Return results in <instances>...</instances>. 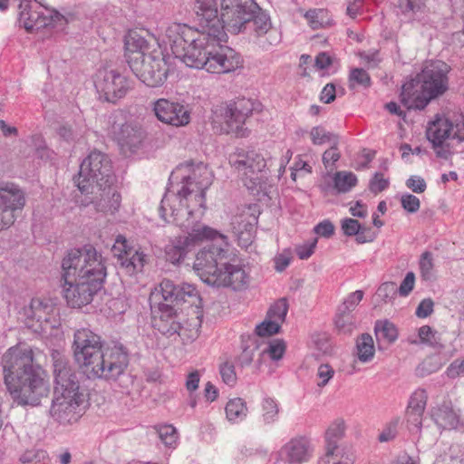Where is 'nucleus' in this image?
Returning <instances> with one entry per match:
<instances>
[{"mask_svg": "<svg viewBox=\"0 0 464 464\" xmlns=\"http://www.w3.org/2000/svg\"><path fill=\"white\" fill-rule=\"evenodd\" d=\"M227 34L202 29L196 30L185 24L169 25L163 42L172 53L183 63L211 73H227L242 64L240 55L232 48L222 45Z\"/></svg>", "mask_w": 464, "mask_h": 464, "instance_id": "nucleus-1", "label": "nucleus"}, {"mask_svg": "<svg viewBox=\"0 0 464 464\" xmlns=\"http://www.w3.org/2000/svg\"><path fill=\"white\" fill-rule=\"evenodd\" d=\"M106 275L104 259L93 246L68 251L62 261V287L67 304L82 308L91 304Z\"/></svg>", "mask_w": 464, "mask_h": 464, "instance_id": "nucleus-2", "label": "nucleus"}, {"mask_svg": "<svg viewBox=\"0 0 464 464\" xmlns=\"http://www.w3.org/2000/svg\"><path fill=\"white\" fill-rule=\"evenodd\" d=\"M5 382L19 405L36 406L49 393L44 371L34 364V352L25 345L14 346L3 356Z\"/></svg>", "mask_w": 464, "mask_h": 464, "instance_id": "nucleus-3", "label": "nucleus"}, {"mask_svg": "<svg viewBox=\"0 0 464 464\" xmlns=\"http://www.w3.org/2000/svg\"><path fill=\"white\" fill-rule=\"evenodd\" d=\"M170 187L167 188L160 206L161 218L166 212L192 211V216L200 218L205 208V193L213 181L208 167L198 162L179 165L170 175Z\"/></svg>", "mask_w": 464, "mask_h": 464, "instance_id": "nucleus-4", "label": "nucleus"}, {"mask_svg": "<svg viewBox=\"0 0 464 464\" xmlns=\"http://www.w3.org/2000/svg\"><path fill=\"white\" fill-rule=\"evenodd\" d=\"M73 356L88 378L116 380L129 365V354L122 345L102 349L101 337L89 329L74 333Z\"/></svg>", "mask_w": 464, "mask_h": 464, "instance_id": "nucleus-5", "label": "nucleus"}, {"mask_svg": "<svg viewBox=\"0 0 464 464\" xmlns=\"http://www.w3.org/2000/svg\"><path fill=\"white\" fill-rule=\"evenodd\" d=\"M54 376L53 399L50 408L51 417L62 423L76 421L82 415L81 405L84 393L80 388L77 375L69 359L59 351L51 353Z\"/></svg>", "mask_w": 464, "mask_h": 464, "instance_id": "nucleus-6", "label": "nucleus"}, {"mask_svg": "<svg viewBox=\"0 0 464 464\" xmlns=\"http://www.w3.org/2000/svg\"><path fill=\"white\" fill-rule=\"evenodd\" d=\"M198 217L192 216V211L181 209V212L170 211L166 212L165 222L174 223L184 231L187 236L179 237L171 241L165 247L168 260L172 264L179 263L183 260L188 251L190 246H194L204 240L205 237L215 235L216 230L198 222Z\"/></svg>", "mask_w": 464, "mask_h": 464, "instance_id": "nucleus-7", "label": "nucleus"}, {"mask_svg": "<svg viewBox=\"0 0 464 464\" xmlns=\"http://www.w3.org/2000/svg\"><path fill=\"white\" fill-rule=\"evenodd\" d=\"M205 239L212 242L198 251L193 267L200 279L211 285L213 279L229 258L228 243L227 237L217 230L215 235L205 237Z\"/></svg>", "mask_w": 464, "mask_h": 464, "instance_id": "nucleus-8", "label": "nucleus"}, {"mask_svg": "<svg viewBox=\"0 0 464 464\" xmlns=\"http://www.w3.org/2000/svg\"><path fill=\"white\" fill-rule=\"evenodd\" d=\"M129 66L144 84L152 88L161 86L169 72L167 57L160 50L149 53H134L129 57Z\"/></svg>", "mask_w": 464, "mask_h": 464, "instance_id": "nucleus-9", "label": "nucleus"}, {"mask_svg": "<svg viewBox=\"0 0 464 464\" xmlns=\"http://www.w3.org/2000/svg\"><path fill=\"white\" fill-rule=\"evenodd\" d=\"M113 176L109 157L98 150L92 151L85 158L74 183L82 194H88L90 188L95 185L104 186L112 183Z\"/></svg>", "mask_w": 464, "mask_h": 464, "instance_id": "nucleus-10", "label": "nucleus"}, {"mask_svg": "<svg viewBox=\"0 0 464 464\" xmlns=\"http://www.w3.org/2000/svg\"><path fill=\"white\" fill-rule=\"evenodd\" d=\"M259 10L253 0H221V23L224 31L237 34L246 28Z\"/></svg>", "mask_w": 464, "mask_h": 464, "instance_id": "nucleus-11", "label": "nucleus"}, {"mask_svg": "<svg viewBox=\"0 0 464 464\" xmlns=\"http://www.w3.org/2000/svg\"><path fill=\"white\" fill-rule=\"evenodd\" d=\"M229 163L243 176L245 186L254 190L259 184L258 174L266 168L264 157L253 150L237 148L229 155Z\"/></svg>", "mask_w": 464, "mask_h": 464, "instance_id": "nucleus-12", "label": "nucleus"}, {"mask_svg": "<svg viewBox=\"0 0 464 464\" xmlns=\"http://www.w3.org/2000/svg\"><path fill=\"white\" fill-rule=\"evenodd\" d=\"M426 136L433 146L450 139L464 140V116L461 113L436 115L427 127Z\"/></svg>", "mask_w": 464, "mask_h": 464, "instance_id": "nucleus-13", "label": "nucleus"}, {"mask_svg": "<svg viewBox=\"0 0 464 464\" xmlns=\"http://www.w3.org/2000/svg\"><path fill=\"white\" fill-rule=\"evenodd\" d=\"M25 202L24 192L17 185H0V232L7 230L14 224Z\"/></svg>", "mask_w": 464, "mask_h": 464, "instance_id": "nucleus-14", "label": "nucleus"}, {"mask_svg": "<svg viewBox=\"0 0 464 464\" xmlns=\"http://www.w3.org/2000/svg\"><path fill=\"white\" fill-rule=\"evenodd\" d=\"M198 298V292L193 285H175L169 279H163L159 286L150 293V301L160 304H168L170 306L186 302H192Z\"/></svg>", "mask_w": 464, "mask_h": 464, "instance_id": "nucleus-15", "label": "nucleus"}, {"mask_svg": "<svg viewBox=\"0 0 464 464\" xmlns=\"http://www.w3.org/2000/svg\"><path fill=\"white\" fill-rule=\"evenodd\" d=\"M95 87L101 98L115 103L123 98L130 90V82L124 76L114 70H101L97 74Z\"/></svg>", "mask_w": 464, "mask_h": 464, "instance_id": "nucleus-16", "label": "nucleus"}, {"mask_svg": "<svg viewBox=\"0 0 464 464\" xmlns=\"http://www.w3.org/2000/svg\"><path fill=\"white\" fill-rule=\"evenodd\" d=\"M55 306L50 300L33 298L24 308L26 324L35 333H44L55 326Z\"/></svg>", "mask_w": 464, "mask_h": 464, "instance_id": "nucleus-17", "label": "nucleus"}, {"mask_svg": "<svg viewBox=\"0 0 464 464\" xmlns=\"http://www.w3.org/2000/svg\"><path fill=\"white\" fill-rule=\"evenodd\" d=\"M33 0H20L19 22L27 32H33L48 25L66 22L65 18L57 11H49V15H44L32 5Z\"/></svg>", "mask_w": 464, "mask_h": 464, "instance_id": "nucleus-18", "label": "nucleus"}, {"mask_svg": "<svg viewBox=\"0 0 464 464\" xmlns=\"http://www.w3.org/2000/svg\"><path fill=\"white\" fill-rule=\"evenodd\" d=\"M448 65L441 62H431L424 66L422 71L418 73L422 86L430 94L431 99L444 93L448 89Z\"/></svg>", "mask_w": 464, "mask_h": 464, "instance_id": "nucleus-19", "label": "nucleus"}, {"mask_svg": "<svg viewBox=\"0 0 464 464\" xmlns=\"http://www.w3.org/2000/svg\"><path fill=\"white\" fill-rule=\"evenodd\" d=\"M220 117L225 124L227 133L238 134L246 118L253 111V103L248 99H239L220 108Z\"/></svg>", "mask_w": 464, "mask_h": 464, "instance_id": "nucleus-20", "label": "nucleus"}, {"mask_svg": "<svg viewBox=\"0 0 464 464\" xmlns=\"http://www.w3.org/2000/svg\"><path fill=\"white\" fill-rule=\"evenodd\" d=\"M111 132L122 153L126 156L135 153L141 146L145 131L141 126L133 121L113 125Z\"/></svg>", "mask_w": 464, "mask_h": 464, "instance_id": "nucleus-21", "label": "nucleus"}, {"mask_svg": "<svg viewBox=\"0 0 464 464\" xmlns=\"http://www.w3.org/2000/svg\"><path fill=\"white\" fill-rule=\"evenodd\" d=\"M152 109L157 119L163 123L182 127L190 121L189 111L179 102L161 98L153 102Z\"/></svg>", "mask_w": 464, "mask_h": 464, "instance_id": "nucleus-22", "label": "nucleus"}, {"mask_svg": "<svg viewBox=\"0 0 464 464\" xmlns=\"http://www.w3.org/2000/svg\"><path fill=\"white\" fill-rule=\"evenodd\" d=\"M112 183L104 186L95 185L90 188L87 195L92 198L86 204H93L99 212L113 214L121 205V195L111 187Z\"/></svg>", "mask_w": 464, "mask_h": 464, "instance_id": "nucleus-23", "label": "nucleus"}, {"mask_svg": "<svg viewBox=\"0 0 464 464\" xmlns=\"http://www.w3.org/2000/svg\"><path fill=\"white\" fill-rule=\"evenodd\" d=\"M223 265L217 274V277L213 279L212 286L231 287L234 290H242L248 285L249 276L242 266L234 265L229 262Z\"/></svg>", "mask_w": 464, "mask_h": 464, "instance_id": "nucleus-24", "label": "nucleus"}, {"mask_svg": "<svg viewBox=\"0 0 464 464\" xmlns=\"http://www.w3.org/2000/svg\"><path fill=\"white\" fill-rule=\"evenodd\" d=\"M418 74L415 78L402 85L401 92V102L411 110H422L430 102V94L428 93Z\"/></svg>", "mask_w": 464, "mask_h": 464, "instance_id": "nucleus-25", "label": "nucleus"}, {"mask_svg": "<svg viewBox=\"0 0 464 464\" xmlns=\"http://www.w3.org/2000/svg\"><path fill=\"white\" fill-rule=\"evenodd\" d=\"M313 453L312 443L306 437L291 439L280 450L279 454L288 464H302L309 460Z\"/></svg>", "mask_w": 464, "mask_h": 464, "instance_id": "nucleus-26", "label": "nucleus"}, {"mask_svg": "<svg viewBox=\"0 0 464 464\" xmlns=\"http://www.w3.org/2000/svg\"><path fill=\"white\" fill-rule=\"evenodd\" d=\"M195 11L202 29L227 34L221 23V17L218 16L216 0H196Z\"/></svg>", "mask_w": 464, "mask_h": 464, "instance_id": "nucleus-27", "label": "nucleus"}, {"mask_svg": "<svg viewBox=\"0 0 464 464\" xmlns=\"http://www.w3.org/2000/svg\"><path fill=\"white\" fill-rule=\"evenodd\" d=\"M159 308L160 315L154 319V327L168 337L180 335L182 326L174 308L168 304H160Z\"/></svg>", "mask_w": 464, "mask_h": 464, "instance_id": "nucleus-28", "label": "nucleus"}, {"mask_svg": "<svg viewBox=\"0 0 464 464\" xmlns=\"http://www.w3.org/2000/svg\"><path fill=\"white\" fill-rule=\"evenodd\" d=\"M345 423L342 419H337L330 424L325 431V458L339 456V441L344 435Z\"/></svg>", "mask_w": 464, "mask_h": 464, "instance_id": "nucleus-29", "label": "nucleus"}, {"mask_svg": "<svg viewBox=\"0 0 464 464\" xmlns=\"http://www.w3.org/2000/svg\"><path fill=\"white\" fill-rule=\"evenodd\" d=\"M341 228L347 237L356 236L358 244L372 242L375 238L371 227L361 225L358 220L353 218H343L341 221Z\"/></svg>", "mask_w": 464, "mask_h": 464, "instance_id": "nucleus-30", "label": "nucleus"}, {"mask_svg": "<svg viewBox=\"0 0 464 464\" xmlns=\"http://www.w3.org/2000/svg\"><path fill=\"white\" fill-rule=\"evenodd\" d=\"M334 186L330 184L320 185L323 191L328 192L331 188L337 193H346L357 184V178L353 172L337 171L333 177Z\"/></svg>", "mask_w": 464, "mask_h": 464, "instance_id": "nucleus-31", "label": "nucleus"}, {"mask_svg": "<svg viewBox=\"0 0 464 464\" xmlns=\"http://www.w3.org/2000/svg\"><path fill=\"white\" fill-rule=\"evenodd\" d=\"M304 17L311 28L314 30L325 28L333 24V19L325 9L308 10L304 14Z\"/></svg>", "mask_w": 464, "mask_h": 464, "instance_id": "nucleus-32", "label": "nucleus"}, {"mask_svg": "<svg viewBox=\"0 0 464 464\" xmlns=\"http://www.w3.org/2000/svg\"><path fill=\"white\" fill-rule=\"evenodd\" d=\"M357 356L360 362H368L372 360L375 349L372 337L368 334H362L356 342Z\"/></svg>", "mask_w": 464, "mask_h": 464, "instance_id": "nucleus-33", "label": "nucleus"}, {"mask_svg": "<svg viewBox=\"0 0 464 464\" xmlns=\"http://www.w3.org/2000/svg\"><path fill=\"white\" fill-rule=\"evenodd\" d=\"M226 414L229 421L238 422L247 414L246 402L241 398L230 400L226 406Z\"/></svg>", "mask_w": 464, "mask_h": 464, "instance_id": "nucleus-34", "label": "nucleus"}, {"mask_svg": "<svg viewBox=\"0 0 464 464\" xmlns=\"http://www.w3.org/2000/svg\"><path fill=\"white\" fill-rule=\"evenodd\" d=\"M334 325L340 334H352L356 328V321L353 313L349 311H339L337 308L334 317Z\"/></svg>", "mask_w": 464, "mask_h": 464, "instance_id": "nucleus-35", "label": "nucleus"}, {"mask_svg": "<svg viewBox=\"0 0 464 464\" xmlns=\"http://www.w3.org/2000/svg\"><path fill=\"white\" fill-rule=\"evenodd\" d=\"M146 263V255L137 249L132 248L130 255L121 261V265L129 274H133L141 271Z\"/></svg>", "mask_w": 464, "mask_h": 464, "instance_id": "nucleus-36", "label": "nucleus"}, {"mask_svg": "<svg viewBox=\"0 0 464 464\" xmlns=\"http://www.w3.org/2000/svg\"><path fill=\"white\" fill-rule=\"evenodd\" d=\"M374 331L377 340L384 341L387 343H393L398 337L395 325L388 321L377 322L375 324Z\"/></svg>", "mask_w": 464, "mask_h": 464, "instance_id": "nucleus-37", "label": "nucleus"}, {"mask_svg": "<svg viewBox=\"0 0 464 464\" xmlns=\"http://www.w3.org/2000/svg\"><path fill=\"white\" fill-rule=\"evenodd\" d=\"M420 276L425 281H432L435 279V264L433 255L426 251L421 254L419 261Z\"/></svg>", "mask_w": 464, "mask_h": 464, "instance_id": "nucleus-38", "label": "nucleus"}, {"mask_svg": "<svg viewBox=\"0 0 464 464\" xmlns=\"http://www.w3.org/2000/svg\"><path fill=\"white\" fill-rule=\"evenodd\" d=\"M249 24H252L256 36H262L271 29L270 17L266 13L260 12V9L254 14Z\"/></svg>", "mask_w": 464, "mask_h": 464, "instance_id": "nucleus-39", "label": "nucleus"}, {"mask_svg": "<svg viewBox=\"0 0 464 464\" xmlns=\"http://www.w3.org/2000/svg\"><path fill=\"white\" fill-rule=\"evenodd\" d=\"M126 55L129 60L136 52H142L148 48L147 41L136 33L130 34L125 41Z\"/></svg>", "mask_w": 464, "mask_h": 464, "instance_id": "nucleus-40", "label": "nucleus"}, {"mask_svg": "<svg viewBox=\"0 0 464 464\" xmlns=\"http://www.w3.org/2000/svg\"><path fill=\"white\" fill-rule=\"evenodd\" d=\"M436 422L443 429H455L459 424V416L452 410H440L436 415Z\"/></svg>", "mask_w": 464, "mask_h": 464, "instance_id": "nucleus-41", "label": "nucleus"}, {"mask_svg": "<svg viewBox=\"0 0 464 464\" xmlns=\"http://www.w3.org/2000/svg\"><path fill=\"white\" fill-rule=\"evenodd\" d=\"M356 85L367 88L371 85V78L368 72L362 68H355L349 75V87L354 89Z\"/></svg>", "mask_w": 464, "mask_h": 464, "instance_id": "nucleus-42", "label": "nucleus"}, {"mask_svg": "<svg viewBox=\"0 0 464 464\" xmlns=\"http://www.w3.org/2000/svg\"><path fill=\"white\" fill-rule=\"evenodd\" d=\"M288 311V304L285 298L279 299L276 302L267 312V318L276 321L281 324L285 321Z\"/></svg>", "mask_w": 464, "mask_h": 464, "instance_id": "nucleus-43", "label": "nucleus"}, {"mask_svg": "<svg viewBox=\"0 0 464 464\" xmlns=\"http://www.w3.org/2000/svg\"><path fill=\"white\" fill-rule=\"evenodd\" d=\"M427 403L425 390H416L411 396L407 411L424 412Z\"/></svg>", "mask_w": 464, "mask_h": 464, "instance_id": "nucleus-44", "label": "nucleus"}, {"mask_svg": "<svg viewBox=\"0 0 464 464\" xmlns=\"http://www.w3.org/2000/svg\"><path fill=\"white\" fill-rule=\"evenodd\" d=\"M285 343L281 339H275L269 342L268 346L262 352L268 354L271 360L278 361L283 358L285 353Z\"/></svg>", "mask_w": 464, "mask_h": 464, "instance_id": "nucleus-45", "label": "nucleus"}, {"mask_svg": "<svg viewBox=\"0 0 464 464\" xmlns=\"http://www.w3.org/2000/svg\"><path fill=\"white\" fill-rule=\"evenodd\" d=\"M263 420L266 423L276 421L279 410L276 402L271 398H266L262 402Z\"/></svg>", "mask_w": 464, "mask_h": 464, "instance_id": "nucleus-46", "label": "nucleus"}, {"mask_svg": "<svg viewBox=\"0 0 464 464\" xmlns=\"http://www.w3.org/2000/svg\"><path fill=\"white\" fill-rule=\"evenodd\" d=\"M111 251L121 262L126 256L131 254L132 247L128 245V242L123 236L119 235L115 239Z\"/></svg>", "mask_w": 464, "mask_h": 464, "instance_id": "nucleus-47", "label": "nucleus"}, {"mask_svg": "<svg viewBox=\"0 0 464 464\" xmlns=\"http://www.w3.org/2000/svg\"><path fill=\"white\" fill-rule=\"evenodd\" d=\"M398 288L393 282H385L382 284L376 292V296L384 303L391 302L396 297Z\"/></svg>", "mask_w": 464, "mask_h": 464, "instance_id": "nucleus-48", "label": "nucleus"}, {"mask_svg": "<svg viewBox=\"0 0 464 464\" xmlns=\"http://www.w3.org/2000/svg\"><path fill=\"white\" fill-rule=\"evenodd\" d=\"M341 154L337 148V139H334L333 146L323 154V163L326 169L333 171L335 169V162L339 160Z\"/></svg>", "mask_w": 464, "mask_h": 464, "instance_id": "nucleus-49", "label": "nucleus"}, {"mask_svg": "<svg viewBox=\"0 0 464 464\" xmlns=\"http://www.w3.org/2000/svg\"><path fill=\"white\" fill-rule=\"evenodd\" d=\"M158 433L160 440L166 446H173L176 444L178 440V434L175 427L172 425H160L158 428Z\"/></svg>", "mask_w": 464, "mask_h": 464, "instance_id": "nucleus-50", "label": "nucleus"}, {"mask_svg": "<svg viewBox=\"0 0 464 464\" xmlns=\"http://www.w3.org/2000/svg\"><path fill=\"white\" fill-rule=\"evenodd\" d=\"M279 330L280 324L269 318H266L264 322L256 327V333L259 336H270L277 334Z\"/></svg>", "mask_w": 464, "mask_h": 464, "instance_id": "nucleus-51", "label": "nucleus"}, {"mask_svg": "<svg viewBox=\"0 0 464 464\" xmlns=\"http://www.w3.org/2000/svg\"><path fill=\"white\" fill-rule=\"evenodd\" d=\"M418 336L420 343H427L430 346H437L440 343L437 332L433 331L429 325H423L419 328Z\"/></svg>", "mask_w": 464, "mask_h": 464, "instance_id": "nucleus-52", "label": "nucleus"}, {"mask_svg": "<svg viewBox=\"0 0 464 464\" xmlns=\"http://www.w3.org/2000/svg\"><path fill=\"white\" fill-rule=\"evenodd\" d=\"M335 371L329 364H320L316 372V384L319 388L326 386L334 376Z\"/></svg>", "mask_w": 464, "mask_h": 464, "instance_id": "nucleus-53", "label": "nucleus"}, {"mask_svg": "<svg viewBox=\"0 0 464 464\" xmlns=\"http://www.w3.org/2000/svg\"><path fill=\"white\" fill-rule=\"evenodd\" d=\"M219 372L222 381L228 386L232 387L237 383V373L235 371V366L232 362H226L222 363L219 367Z\"/></svg>", "mask_w": 464, "mask_h": 464, "instance_id": "nucleus-54", "label": "nucleus"}, {"mask_svg": "<svg viewBox=\"0 0 464 464\" xmlns=\"http://www.w3.org/2000/svg\"><path fill=\"white\" fill-rule=\"evenodd\" d=\"M363 297V292L362 290H356L351 293L343 301V303L338 306L339 311H349L353 313L355 307L359 304Z\"/></svg>", "mask_w": 464, "mask_h": 464, "instance_id": "nucleus-55", "label": "nucleus"}, {"mask_svg": "<svg viewBox=\"0 0 464 464\" xmlns=\"http://www.w3.org/2000/svg\"><path fill=\"white\" fill-rule=\"evenodd\" d=\"M312 141L314 145H322L327 141H331L333 139H337L334 135L325 131L322 127H314L310 131Z\"/></svg>", "mask_w": 464, "mask_h": 464, "instance_id": "nucleus-56", "label": "nucleus"}, {"mask_svg": "<svg viewBox=\"0 0 464 464\" xmlns=\"http://www.w3.org/2000/svg\"><path fill=\"white\" fill-rule=\"evenodd\" d=\"M257 349L258 345L256 342H252L250 344L245 346L242 353L238 356V362L240 366L245 367L250 365L254 360V356Z\"/></svg>", "mask_w": 464, "mask_h": 464, "instance_id": "nucleus-57", "label": "nucleus"}, {"mask_svg": "<svg viewBox=\"0 0 464 464\" xmlns=\"http://www.w3.org/2000/svg\"><path fill=\"white\" fill-rule=\"evenodd\" d=\"M318 239L313 238L310 241L304 242L295 247L296 255L300 259H308L314 252Z\"/></svg>", "mask_w": 464, "mask_h": 464, "instance_id": "nucleus-58", "label": "nucleus"}, {"mask_svg": "<svg viewBox=\"0 0 464 464\" xmlns=\"http://www.w3.org/2000/svg\"><path fill=\"white\" fill-rule=\"evenodd\" d=\"M401 207L409 213H416L420 207V199L412 194H403L401 198Z\"/></svg>", "mask_w": 464, "mask_h": 464, "instance_id": "nucleus-59", "label": "nucleus"}, {"mask_svg": "<svg viewBox=\"0 0 464 464\" xmlns=\"http://www.w3.org/2000/svg\"><path fill=\"white\" fill-rule=\"evenodd\" d=\"M292 260V252L290 249H284L281 253L277 254L275 258V269L277 272H283L290 264Z\"/></svg>", "mask_w": 464, "mask_h": 464, "instance_id": "nucleus-60", "label": "nucleus"}, {"mask_svg": "<svg viewBox=\"0 0 464 464\" xmlns=\"http://www.w3.org/2000/svg\"><path fill=\"white\" fill-rule=\"evenodd\" d=\"M401 12L407 15L410 19L413 18L414 14L419 12H422L424 4L422 2H415L413 0H406L405 4L400 5Z\"/></svg>", "mask_w": 464, "mask_h": 464, "instance_id": "nucleus-61", "label": "nucleus"}, {"mask_svg": "<svg viewBox=\"0 0 464 464\" xmlns=\"http://www.w3.org/2000/svg\"><path fill=\"white\" fill-rule=\"evenodd\" d=\"M314 231L320 237L329 238L334 234V226L330 220L325 219L318 223L314 227Z\"/></svg>", "mask_w": 464, "mask_h": 464, "instance_id": "nucleus-62", "label": "nucleus"}, {"mask_svg": "<svg viewBox=\"0 0 464 464\" xmlns=\"http://www.w3.org/2000/svg\"><path fill=\"white\" fill-rule=\"evenodd\" d=\"M389 186V180L382 173H375L370 182V189L377 194L384 190Z\"/></svg>", "mask_w": 464, "mask_h": 464, "instance_id": "nucleus-63", "label": "nucleus"}, {"mask_svg": "<svg viewBox=\"0 0 464 464\" xmlns=\"http://www.w3.org/2000/svg\"><path fill=\"white\" fill-rule=\"evenodd\" d=\"M415 284V275L413 272H408L401 283L398 292L401 296H407L413 289Z\"/></svg>", "mask_w": 464, "mask_h": 464, "instance_id": "nucleus-64", "label": "nucleus"}]
</instances>
